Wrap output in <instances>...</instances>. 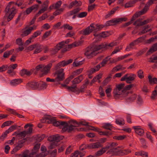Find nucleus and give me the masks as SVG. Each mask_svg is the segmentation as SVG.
I'll return each mask as SVG.
<instances>
[{"label":"nucleus","mask_w":157,"mask_h":157,"mask_svg":"<svg viewBox=\"0 0 157 157\" xmlns=\"http://www.w3.org/2000/svg\"><path fill=\"white\" fill-rule=\"evenodd\" d=\"M17 67V64H11L8 67V70L7 73L10 74L12 72L14 69H15Z\"/></svg>","instance_id":"72a5a7b5"},{"label":"nucleus","mask_w":157,"mask_h":157,"mask_svg":"<svg viewBox=\"0 0 157 157\" xmlns=\"http://www.w3.org/2000/svg\"><path fill=\"white\" fill-rule=\"evenodd\" d=\"M52 123L53 124L54 126H60L62 128V130L65 132L67 131L69 132V130H64V128H68V126H69V121H68V122H66L63 121H58L56 120L54 118L52 121Z\"/></svg>","instance_id":"39448f33"},{"label":"nucleus","mask_w":157,"mask_h":157,"mask_svg":"<svg viewBox=\"0 0 157 157\" xmlns=\"http://www.w3.org/2000/svg\"><path fill=\"white\" fill-rule=\"evenodd\" d=\"M88 84V82H86L85 84L83 85L81 87L80 89L79 90H78L79 92H83L85 90V88L86 87V86L87 84Z\"/></svg>","instance_id":"4d7b16f0"},{"label":"nucleus","mask_w":157,"mask_h":157,"mask_svg":"<svg viewBox=\"0 0 157 157\" xmlns=\"http://www.w3.org/2000/svg\"><path fill=\"white\" fill-rule=\"evenodd\" d=\"M105 152V148H102L101 149L98 151L96 153H95V155L96 156H100L103 154Z\"/></svg>","instance_id":"3c124183"},{"label":"nucleus","mask_w":157,"mask_h":157,"mask_svg":"<svg viewBox=\"0 0 157 157\" xmlns=\"http://www.w3.org/2000/svg\"><path fill=\"white\" fill-rule=\"evenodd\" d=\"M105 49H109V47L112 48L114 46H116L117 45V43L115 42H112L110 43L105 44Z\"/></svg>","instance_id":"37998d69"},{"label":"nucleus","mask_w":157,"mask_h":157,"mask_svg":"<svg viewBox=\"0 0 157 157\" xmlns=\"http://www.w3.org/2000/svg\"><path fill=\"white\" fill-rule=\"evenodd\" d=\"M137 96L136 94H132L130 97L127 98V100L128 102H131L136 99Z\"/></svg>","instance_id":"58836bf2"},{"label":"nucleus","mask_w":157,"mask_h":157,"mask_svg":"<svg viewBox=\"0 0 157 157\" xmlns=\"http://www.w3.org/2000/svg\"><path fill=\"white\" fill-rule=\"evenodd\" d=\"M133 25L137 26H142L141 20L140 19H137L134 22Z\"/></svg>","instance_id":"338daca9"},{"label":"nucleus","mask_w":157,"mask_h":157,"mask_svg":"<svg viewBox=\"0 0 157 157\" xmlns=\"http://www.w3.org/2000/svg\"><path fill=\"white\" fill-rule=\"evenodd\" d=\"M140 13H141V12H138L135 13L132 18L130 21L125 24L124 26H127L131 24L134 20H135L136 18L141 15Z\"/></svg>","instance_id":"f3484780"},{"label":"nucleus","mask_w":157,"mask_h":157,"mask_svg":"<svg viewBox=\"0 0 157 157\" xmlns=\"http://www.w3.org/2000/svg\"><path fill=\"white\" fill-rule=\"evenodd\" d=\"M39 83H40V85L38 87L40 89L46 88L47 86V84L44 82H39Z\"/></svg>","instance_id":"bf43d9fd"},{"label":"nucleus","mask_w":157,"mask_h":157,"mask_svg":"<svg viewBox=\"0 0 157 157\" xmlns=\"http://www.w3.org/2000/svg\"><path fill=\"white\" fill-rule=\"evenodd\" d=\"M67 88L69 91H71L74 92H77L78 90V89L76 86H67Z\"/></svg>","instance_id":"ea45409f"},{"label":"nucleus","mask_w":157,"mask_h":157,"mask_svg":"<svg viewBox=\"0 0 157 157\" xmlns=\"http://www.w3.org/2000/svg\"><path fill=\"white\" fill-rule=\"evenodd\" d=\"M133 128L134 129L136 133L138 135L142 136L144 134V131L143 129L141 128V126H134L133 127Z\"/></svg>","instance_id":"a211bd4d"},{"label":"nucleus","mask_w":157,"mask_h":157,"mask_svg":"<svg viewBox=\"0 0 157 157\" xmlns=\"http://www.w3.org/2000/svg\"><path fill=\"white\" fill-rule=\"evenodd\" d=\"M56 10L53 13V15L56 16L60 14L64 10V9L63 8H61Z\"/></svg>","instance_id":"8fccbe9b"},{"label":"nucleus","mask_w":157,"mask_h":157,"mask_svg":"<svg viewBox=\"0 0 157 157\" xmlns=\"http://www.w3.org/2000/svg\"><path fill=\"white\" fill-rule=\"evenodd\" d=\"M54 118L51 116L45 115L41 120V122L43 123H52Z\"/></svg>","instance_id":"2eb2a0df"},{"label":"nucleus","mask_w":157,"mask_h":157,"mask_svg":"<svg viewBox=\"0 0 157 157\" xmlns=\"http://www.w3.org/2000/svg\"><path fill=\"white\" fill-rule=\"evenodd\" d=\"M81 44L80 42H75L72 44L68 45V48H71L80 45Z\"/></svg>","instance_id":"a19ab883"},{"label":"nucleus","mask_w":157,"mask_h":157,"mask_svg":"<svg viewBox=\"0 0 157 157\" xmlns=\"http://www.w3.org/2000/svg\"><path fill=\"white\" fill-rule=\"evenodd\" d=\"M148 82L151 84H157V78H152V76L150 75L148 76Z\"/></svg>","instance_id":"f704fd0d"},{"label":"nucleus","mask_w":157,"mask_h":157,"mask_svg":"<svg viewBox=\"0 0 157 157\" xmlns=\"http://www.w3.org/2000/svg\"><path fill=\"white\" fill-rule=\"evenodd\" d=\"M52 33V31L49 30L46 32L43 35L42 39H45L47 38L48 36H50Z\"/></svg>","instance_id":"052dcab7"},{"label":"nucleus","mask_w":157,"mask_h":157,"mask_svg":"<svg viewBox=\"0 0 157 157\" xmlns=\"http://www.w3.org/2000/svg\"><path fill=\"white\" fill-rule=\"evenodd\" d=\"M67 43V41L65 42L62 41L61 42L57 44L54 50V51L55 53H56L58 52V51L61 48H62L63 46L65 45V44Z\"/></svg>","instance_id":"a878e982"},{"label":"nucleus","mask_w":157,"mask_h":157,"mask_svg":"<svg viewBox=\"0 0 157 157\" xmlns=\"http://www.w3.org/2000/svg\"><path fill=\"white\" fill-rule=\"evenodd\" d=\"M102 147V145L99 142H97L88 145V148L89 149L98 148Z\"/></svg>","instance_id":"6ab92c4d"},{"label":"nucleus","mask_w":157,"mask_h":157,"mask_svg":"<svg viewBox=\"0 0 157 157\" xmlns=\"http://www.w3.org/2000/svg\"><path fill=\"white\" fill-rule=\"evenodd\" d=\"M64 69L60 68L56 71L54 75L56 76V81L57 84H59L60 82L63 81L65 78V73Z\"/></svg>","instance_id":"20e7f679"},{"label":"nucleus","mask_w":157,"mask_h":157,"mask_svg":"<svg viewBox=\"0 0 157 157\" xmlns=\"http://www.w3.org/2000/svg\"><path fill=\"white\" fill-rule=\"evenodd\" d=\"M14 135H16L20 136H21L22 138H24L25 136L26 135H27L26 133V131H24L19 133H18V132L17 133L16 132L14 133Z\"/></svg>","instance_id":"864d4df0"},{"label":"nucleus","mask_w":157,"mask_h":157,"mask_svg":"<svg viewBox=\"0 0 157 157\" xmlns=\"http://www.w3.org/2000/svg\"><path fill=\"white\" fill-rule=\"evenodd\" d=\"M90 27V26H89L84 29L81 30L80 33L83 35H89L92 32V29Z\"/></svg>","instance_id":"393cba45"},{"label":"nucleus","mask_w":157,"mask_h":157,"mask_svg":"<svg viewBox=\"0 0 157 157\" xmlns=\"http://www.w3.org/2000/svg\"><path fill=\"white\" fill-rule=\"evenodd\" d=\"M124 69L122 67V66L120 65H117L114 67L112 70L111 71L113 73H115L116 72L119 71L120 70H122Z\"/></svg>","instance_id":"4c0bfd02"},{"label":"nucleus","mask_w":157,"mask_h":157,"mask_svg":"<svg viewBox=\"0 0 157 157\" xmlns=\"http://www.w3.org/2000/svg\"><path fill=\"white\" fill-rule=\"evenodd\" d=\"M116 123L119 125H123L124 124V121L122 118H118L116 120Z\"/></svg>","instance_id":"de8ad7c7"},{"label":"nucleus","mask_w":157,"mask_h":157,"mask_svg":"<svg viewBox=\"0 0 157 157\" xmlns=\"http://www.w3.org/2000/svg\"><path fill=\"white\" fill-rule=\"evenodd\" d=\"M151 30V29H149L148 26V25L145 27L142 31L140 32L139 33V34L140 35L142 34L150 31Z\"/></svg>","instance_id":"13d9d810"},{"label":"nucleus","mask_w":157,"mask_h":157,"mask_svg":"<svg viewBox=\"0 0 157 157\" xmlns=\"http://www.w3.org/2000/svg\"><path fill=\"white\" fill-rule=\"evenodd\" d=\"M122 46H119L116 47L115 48L114 50L112 52L111 55H112L117 52L120 51L122 49Z\"/></svg>","instance_id":"49530a36"},{"label":"nucleus","mask_w":157,"mask_h":157,"mask_svg":"<svg viewBox=\"0 0 157 157\" xmlns=\"http://www.w3.org/2000/svg\"><path fill=\"white\" fill-rule=\"evenodd\" d=\"M157 0H149L147 4L146 5L144 8L141 11L138 12H140V13L141 15H143L146 13L147 10L149 8V6L151 5L153 2Z\"/></svg>","instance_id":"ddd939ff"},{"label":"nucleus","mask_w":157,"mask_h":157,"mask_svg":"<svg viewBox=\"0 0 157 157\" xmlns=\"http://www.w3.org/2000/svg\"><path fill=\"white\" fill-rule=\"evenodd\" d=\"M93 35L97 38L98 37L105 38L108 36V33L107 32H103L100 34L94 33Z\"/></svg>","instance_id":"c85d7f7f"},{"label":"nucleus","mask_w":157,"mask_h":157,"mask_svg":"<svg viewBox=\"0 0 157 157\" xmlns=\"http://www.w3.org/2000/svg\"><path fill=\"white\" fill-rule=\"evenodd\" d=\"M41 33V31L37 30L34 32L31 37L33 39H34L38 36L40 35Z\"/></svg>","instance_id":"c03bdc74"},{"label":"nucleus","mask_w":157,"mask_h":157,"mask_svg":"<svg viewBox=\"0 0 157 157\" xmlns=\"http://www.w3.org/2000/svg\"><path fill=\"white\" fill-rule=\"evenodd\" d=\"M23 143L21 141L18 142V145H17L11 151V154H13L18 151L23 146Z\"/></svg>","instance_id":"5701e85b"},{"label":"nucleus","mask_w":157,"mask_h":157,"mask_svg":"<svg viewBox=\"0 0 157 157\" xmlns=\"http://www.w3.org/2000/svg\"><path fill=\"white\" fill-rule=\"evenodd\" d=\"M62 4V2L60 0L57 2L55 4H54L55 9H59V8L61 6Z\"/></svg>","instance_id":"774afa93"},{"label":"nucleus","mask_w":157,"mask_h":157,"mask_svg":"<svg viewBox=\"0 0 157 157\" xmlns=\"http://www.w3.org/2000/svg\"><path fill=\"white\" fill-rule=\"evenodd\" d=\"M110 151L114 155H121L123 150H121L120 147H117L111 149Z\"/></svg>","instance_id":"412c9836"},{"label":"nucleus","mask_w":157,"mask_h":157,"mask_svg":"<svg viewBox=\"0 0 157 157\" xmlns=\"http://www.w3.org/2000/svg\"><path fill=\"white\" fill-rule=\"evenodd\" d=\"M49 4V1L48 0H46L42 4L41 9L39 10L37 13L36 14L37 16H38L42 13L47 10Z\"/></svg>","instance_id":"9d476101"},{"label":"nucleus","mask_w":157,"mask_h":157,"mask_svg":"<svg viewBox=\"0 0 157 157\" xmlns=\"http://www.w3.org/2000/svg\"><path fill=\"white\" fill-rule=\"evenodd\" d=\"M40 85L39 82H29L26 84V86L28 87L33 89H36L38 88Z\"/></svg>","instance_id":"dca6fc26"},{"label":"nucleus","mask_w":157,"mask_h":157,"mask_svg":"<svg viewBox=\"0 0 157 157\" xmlns=\"http://www.w3.org/2000/svg\"><path fill=\"white\" fill-rule=\"evenodd\" d=\"M97 53V52H95L94 48L90 46H89L85 49L84 54L87 58H90L95 56Z\"/></svg>","instance_id":"0eeeda50"},{"label":"nucleus","mask_w":157,"mask_h":157,"mask_svg":"<svg viewBox=\"0 0 157 157\" xmlns=\"http://www.w3.org/2000/svg\"><path fill=\"white\" fill-rule=\"evenodd\" d=\"M13 49H12L9 51L5 52L4 53L3 57L5 58L8 57L10 54L13 53Z\"/></svg>","instance_id":"6e6d98bb"},{"label":"nucleus","mask_w":157,"mask_h":157,"mask_svg":"<svg viewBox=\"0 0 157 157\" xmlns=\"http://www.w3.org/2000/svg\"><path fill=\"white\" fill-rule=\"evenodd\" d=\"M136 76L134 74H127L121 78V81H125L127 83H130L135 79Z\"/></svg>","instance_id":"423d86ee"},{"label":"nucleus","mask_w":157,"mask_h":157,"mask_svg":"<svg viewBox=\"0 0 157 157\" xmlns=\"http://www.w3.org/2000/svg\"><path fill=\"white\" fill-rule=\"evenodd\" d=\"M73 60L70 59L68 60H63L57 64L55 67V69H58L68 65V64L71 63L73 62Z\"/></svg>","instance_id":"9b49d317"},{"label":"nucleus","mask_w":157,"mask_h":157,"mask_svg":"<svg viewBox=\"0 0 157 157\" xmlns=\"http://www.w3.org/2000/svg\"><path fill=\"white\" fill-rule=\"evenodd\" d=\"M52 66V63H49L44 67L43 66L41 72L43 74H46L48 73Z\"/></svg>","instance_id":"aec40b11"},{"label":"nucleus","mask_w":157,"mask_h":157,"mask_svg":"<svg viewBox=\"0 0 157 157\" xmlns=\"http://www.w3.org/2000/svg\"><path fill=\"white\" fill-rule=\"evenodd\" d=\"M137 45L136 44V41H134L130 43L127 46L126 48L125 51H129L134 48L135 46Z\"/></svg>","instance_id":"c756f323"},{"label":"nucleus","mask_w":157,"mask_h":157,"mask_svg":"<svg viewBox=\"0 0 157 157\" xmlns=\"http://www.w3.org/2000/svg\"><path fill=\"white\" fill-rule=\"evenodd\" d=\"M32 74V71L25 69L22 70L20 72V74L21 76H23L25 75H26L27 76H29Z\"/></svg>","instance_id":"2f4dec72"},{"label":"nucleus","mask_w":157,"mask_h":157,"mask_svg":"<svg viewBox=\"0 0 157 157\" xmlns=\"http://www.w3.org/2000/svg\"><path fill=\"white\" fill-rule=\"evenodd\" d=\"M36 26H34L33 27L31 26L28 28H25L23 30L22 35L24 36H26L30 34L32 31L33 29H36Z\"/></svg>","instance_id":"4468645a"},{"label":"nucleus","mask_w":157,"mask_h":157,"mask_svg":"<svg viewBox=\"0 0 157 157\" xmlns=\"http://www.w3.org/2000/svg\"><path fill=\"white\" fill-rule=\"evenodd\" d=\"M22 81V80L21 78L15 79L11 80L10 84L11 86H15L21 83Z\"/></svg>","instance_id":"b1692460"},{"label":"nucleus","mask_w":157,"mask_h":157,"mask_svg":"<svg viewBox=\"0 0 157 157\" xmlns=\"http://www.w3.org/2000/svg\"><path fill=\"white\" fill-rule=\"evenodd\" d=\"M82 4V2L80 1L75 0L71 2L68 7L69 9H71L74 6L79 7L81 6Z\"/></svg>","instance_id":"4be33fe9"},{"label":"nucleus","mask_w":157,"mask_h":157,"mask_svg":"<svg viewBox=\"0 0 157 157\" xmlns=\"http://www.w3.org/2000/svg\"><path fill=\"white\" fill-rule=\"evenodd\" d=\"M62 28H63L64 29H68L69 30H71L73 29V27L72 26L67 24H64L62 26Z\"/></svg>","instance_id":"69168bd1"},{"label":"nucleus","mask_w":157,"mask_h":157,"mask_svg":"<svg viewBox=\"0 0 157 157\" xmlns=\"http://www.w3.org/2000/svg\"><path fill=\"white\" fill-rule=\"evenodd\" d=\"M83 63V61H78L77 59H75L73 63L74 67H77L80 65H81Z\"/></svg>","instance_id":"5fc2aeb1"},{"label":"nucleus","mask_w":157,"mask_h":157,"mask_svg":"<svg viewBox=\"0 0 157 157\" xmlns=\"http://www.w3.org/2000/svg\"><path fill=\"white\" fill-rule=\"evenodd\" d=\"M157 50V43L153 44L152 47L147 51L148 54L152 53L153 52Z\"/></svg>","instance_id":"c9c22d12"},{"label":"nucleus","mask_w":157,"mask_h":157,"mask_svg":"<svg viewBox=\"0 0 157 157\" xmlns=\"http://www.w3.org/2000/svg\"><path fill=\"white\" fill-rule=\"evenodd\" d=\"M118 8V7H117L115 8H113L111 11L108 12V13L105 16V18H107L110 17L112 14L114 13Z\"/></svg>","instance_id":"e433bc0d"},{"label":"nucleus","mask_w":157,"mask_h":157,"mask_svg":"<svg viewBox=\"0 0 157 157\" xmlns=\"http://www.w3.org/2000/svg\"><path fill=\"white\" fill-rule=\"evenodd\" d=\"M110 59V56H109L106 57L105 59H104L100 63L101 67L104 66L107 63V62Z\"/></svg>","instance_id":"603ef678"},{"label":"nucleus","mask_w":157,"mask_h":157,"mask_svg":"<svg viewBox=\"0 0 157 157\" xmlns=\"http://www.w3.org/2000/svg\"><path fill=\"white\" fill-rule=\"evenodd\" d=\"M124 84H117L116 87L114 89V97L115 99L120 98L125 96L127 92L124 89Z\"/></svg>","instance_id":"f257e3e1"},{"label":"nucleus","mask_w":157,"mask_h":157,"mask_svg":"<svg viewBox=\"0 0 157 157\" xmlns=\"http://www.w3.org/2000/svg\"><path fill=\"white\" fill-rule=\"evenodd\" d=\"M58 145L59 144L56 143L54 142H52L48 147V148L49 149H53L55 148L57 146H58Z\"/></svg>","instance_id":"0e129e2a"},{"label":"nucleus","mask_w":157,"mask_h":157,"mask_svg":"<svg viewBox=\"0 0 157 157\" xmlns=\"http://www.w3.org/2000/svg\"><path fill=\"white\" fill-rule=\"evenodd\" d=\"M39 8L38 5L35 4L27 8L25 11L26 14H29L33 10H37Z\"/></svg>","instance_id":"bb28decb"},{"label":"nucleus","mask_w":157,"mask_h":157,"mask_svg":"<svg viewBox=\"0 0 157 157\" xmlns=\"http://www.w3.org/2000/svg\"><path fill=\"white\" fill-rule=\"evenodd\" d=\"M16 44L20 46H22L24 44V42L22 41L21 38H17L16 41Z\"/></svg>","instance_id":"e2e57ef3"},{"label":"nucleus","mask_w":157,"mask_h":157,"mask_svg":"<svg viewBox=\"0 0 157 157\" xmlns=\"http://www.w3.org/2000/svg\"><path fill=\"white\" fill-rule=\"evenodd\" d=\"M35 50L34 51V54H37L40 52L42 50V46L39 44H36Z\"/></svg>","instance_id":"7c9ffc66"},{"label":"nucleus","mask_w":157,"mask_h":157,"mask_svg":"<svg viewBox=\"0 0 157 157\" xmlns=\"http://www.w3.org/2000/svg\"><path fill=\"white\" fill-rule=\"evenodd\" d=\"M13 3L12 1L10 2L5 9V12L6 15L8 16L7 20L8 21L13 18L16 12Z\"/></svg>","instance_id":"7ed1b4c3"},{"label":"nucleus","mask_w":157,"mask_h":157,"mask_svg":"<svg viewBox=\"0 0 157 157\" xmlns=\"http://www.w3.org/2000/svg\"><path fill=\"white\" fill-rule=\"evenodd\" d=\"M40 144H37L35 145L31 153L32 155H35L37 157H44L46 155L44 152H42L39 154H36L40 148Z\"/></svg>","instance_id":"6e6552de"},{"label":"nucleus","mask_w":157,"mask_h":157,"mask_svg":"<svg viewBox=\"0 0 157 157\" xmlns=\"http://www.w3.org/2000/svg\"><path fill=\"white\" fill-rule=\"evenodd\" d=\"M89 128L90 130L98 132V134L101 135H103V132L101 131L97 127L90 126Z\"/></svg>","instance_id":"79ce46f5"},{"label":"nucleus","mask_w":157,"mask_h":157,"mask_svg":"<svg viewBox=\"0 0 157 157\" xmlns=\"http://www.w3.org/2000/svg\"><path fill=\"white\" fill-rule=\"evenodd\" d=\"M83 78L82 75H80L77 78L74 79L72 81V83L73 85L79 83L83 79Z\"/></svg>","instance_id":"473e14b6"},{"label":"nucleus","mask_w":157,"mask_h":157,"mask_svg":"<svg viewBox=\"0 0 157 157\" xmlns=\"http://www.w3.org/2000/svg\"><path fill=\"white\" fill-rule=\"evenodd\" d=\"M127 20L126 17L114 18L112 20L107 21L106 22V26L113 25L120 22L126 21Z\"/></svg>","instance_id":"1a4fd4ad"},{"label":"nucleus","mask_w":157,"mask_h":157,"mask_svg":"<svg viewBox=\"0 0 157 157\" xmlns=\"http://www.w3.org/2000/svg\"><path fill=\"white\" fill-rule=\"evenodd\" d=\"M64 138L63 136H59L58 135H56L51 136L49 137L48 140L50 141L54 142L55 143L58 144V142L62 140Z\"/></svg>","instance_id":"f8f14e48"},{"label":"nucleus","mask_w":157,"mask_h":157,"mask_svg":"<svg viewBox=\"0 0 157 157\" xmlns=\"http://www.w3.org/2000/svg\"><path fill=\"white\" fill-rule=\"evenodd\" d=\"M105 44H101L95 46L94 48V49L95 50V52H97V51L101 49L102 48H105Z\"/></svg>","instance_id":"a18cd8bd"},{"label":"nucleus","mask_w":157,"mask_h":157,"mask_svg":"<svg viewBox=\"0 0 157 157\" xmlns=\"http://www.w3.org/2000/svg\"><path fill=\"white\" fill-rule=\"evenodd\" d=\"M90 27L92 29V32H97V25L96 24L91 23L90 25Z\"/></svg>","instance_id":"680f3d73"},{"label":"nucleus","mask_w":157,"mask_h":157,"mask_svg":"<svg viewBox=\"0 0 157 157\" xmlns=\"http://www.w3.org/2000/svg\"><path fill=\"white\" fill-rule=\"evenodd\" d=\"M83 69L81 68L77 70L72 73V75L75 76L81 73Z\"/></svg>","instance_id":"09e8293b"},{"label":"nucleus","mask_w":157,"mask_h":157,"mask_svg":"<svg viewBox=\"0 0 157 157\" xmlns=\"http://www.w3.org/2000/svg\"><path fill=\"white\" fill-rule=\"evenodd\" d=\"M69 126H68V128H64V130H68L69 132H71L74 131L76 129V127L80 126V125H87L88 123L85 121H81L79 122L75 120H71L69 121Z\"/></svg>","instance_id":"f03ea898"},{"label":"nucleus","mask_w":157,"mask_h":157,"mask_svg":"<svg viewBox=\"0 0 157 157\" xmlns=\"http://www.w3.org/2000/svg\"><path fill=\"white\" fill-rule=\"evenodd\" d=\"M81 10V9L79 7L74 9L70 11L67 12V16L69 17L79 12Z\"/></svg>","instance_id":"cd10ccee"}]
</instances>
